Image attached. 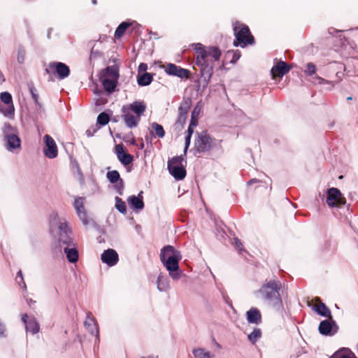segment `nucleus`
Listing matches in <instances>:
<instances>
[{"instance_id":"obj_20","label":"nucleus","mask_w":358,"mask_h":358,"mask_svg":"<svg viewBox=\"0 0 358 358\" xmlns=\"http://www.w3.org/2000/svg\"><path fill=\"white\" fill-rule=\"evenodd\" d=\"M143 192L141 191L138 196H130L127 199V202L130 207L134 210H141L144 207L142 196Z\"/></svg>"},{"instance_id":"obj_44","label":"nucleus","mask_w":358,"mask_h":358,"mask_svg":"<svg viewBox=\"0 0 358 358\" xmlns=\"http://www.w3.org/2000/svg\"><path fill=\"white\" fill-rule=\"evenodd\" d=\"M4 80H5V78H4L3 74L0 71V84L3 83L4 82Z\"/></svg>"},{"instance_id":"obj_8","label":"nucleus","mask_w":358,"mask_h":358,"mask_svg":"<svg viewBox=\"0 0 358 358\" xmlns=\"http://www.w3.org/2000/svg\"><path fill=\"white\" fill-rule=\"evenodd\" d=\"M183 156L173 157L168 161V169L171 176L177 180H182L186 176Z\"/></svg>"},{"instance_id":"obj_21","label":"nucleus","mask_w":358,"mask_h":358,"mask_svg":"<svg viewBox=\"0 0 358 358\" xmlns=\"http://www.w3.org/2000/svg\"><path fill=\"white\" fill-rule=\"evenodd\" d=\"M246 316L249 323L259 324L262 322L260 311L256 308H252L247 311Z\"/></svg>"},{"instance_id":"obj_23","label":"nucleus","mask_w":358,"mask_h":358,"mask_svg":"<svg viewBox=\"0 0 358 358\" xmlns=\"http://www.w3.org/2000/svg\"><path fill=\"white\" fill-rule=\"evenodd\" d=\"M27 315L24 314L22 317V320L25 324L26 330L30 331L32 334H36L39 331V325L36 320L34 318L30 319L27 321Z\"/></svg>"},{"instance_id":"obj_29","label":"nucleus","mask_w":358,"mask_h":358,"mask_svg":"<svg viewBox=\"0 0 358 358\" xmlns=\"http://www.w3.org/2000/svg\"><path fill=\"white\" fill-rule=\"evenodd\" d=\"M330 358H356L353 353L347 350H341L336 352Z\"/></svg>"},{"instance_id":"obj_6","label":"nucleus","mask_w":358,"mask_h":358,"mask_svg":"<svg viewBox=\"0 0 358 358\" xmlns=\"http://www.w3.org/2000/svg\"><path fill=\"white\" fill-rule=\"evenodd\" d=\"M118 77L116 67L108 66L101 72L99 80L105 90L111 93L116 87Z\"/></svg>"},{"instance_id":"obj_13","label":"nucleus","mask_w":358,"mask_h":358,"mask_svg":"<svg viewBox=\"0 0 358 358\" xmlns=\"http://www.w3.org/2000/svg\"><path fill=\"white\" fill-rule=\"evenodd\" d=\"M327 203L330 207H340L346 200L337 188L332 187L328 190Z\"/></svg>"},{"instance_id":"obj_40","label":"nucleus","mask_w":358,"mask_h":358,"mask_svg":"<svg viewBox=\"0 0 358 358\" xmlns=\"http://www.w3.org/2000/svg\"><path fill=\"white\" fill-rule=\"evenodd\" d=\"M316 71V66L313 63H308L306 64V69L305 70V73L308 75L311 76L314 74Z\"/></svg>"},{"instance_id":"obj_32","label":"nucleus","mask_w":358,"mask_h":358,"mask_svg":"<svg viewBox=\"0 0 358 358\" xmlns=\"http://www.w3.org/2000/svg\"><path fill=\"white\" fill-rule=\"evenodd\" d=\"M152 130L155 131L156 136L159 138H163L165 135L164 130L162 125L159 124L157 122H153L151 124Z\"/></svg>"},{"instance_id":"obj_9","label":"nucleus","mask_w":358,"mask_h":358,"mask_svg":"<svg viewBox=\"0 0 358 358\" xmlns=\"http://www.w3.org/2000/svg\"><path fill=\"white\" fill-rule=\"evenodd\" d=\"M13 130L14 129L10 124L4 125L6 148L10 152H19L21 149V140L17 134L13 132Z\"/></svg>"},{"instance_id":"obj_14","label":"nucleus","mask_w":358,"mask_h":358,"mask_svg":"<svg viewBox=\"0 0 358 358\" xmlns=\"http://www.w3.org/2000/svg\"><path fill=\"white\" fill-rule=\"evenodd\" d=\"M43 141L45 144L43 148L45 156L49 159L55 158L58 155V150L55 140L50 135L46 134L43 137Z\"/></svg>"},{"instance_id":"obj_24","label":"nucleus","mask_w":358,"mask_h":358,"mask_svg":"<svg viewBox=\"0 0 358 358\" xmlns=\"http://www.w3.org/2000/svg\"><path fill=\"white\" fill-rule=\"evenodd\" d=\"M314 310L319 315L325 317L331 316V311L327 308L324 303L320 302L318 299H316V303L314 306Z\"/></svg>"},{"instance_id":"obj_37","label":"nucleus","mask_w":358,"mask_h":358,"mask_svg":"<svg viewBox=\"0 0 358 358\" xmlns=\"http://www.w3.org/2000/svg\"><path fill=\"white\" fill-rule=\"evenodd\" d=\"M178 76L179 78H188L189 76V71L182 68L179 67L176 71V73L173 75Z\"/></svg>"},{"instance_id":"obj_45","label":"nucleus","mask_w":358,"mask_h":358,"mask_svg":"<svg viewBox=\"0 0 358 358\" xmlns=\"http://www.w3.org/2000/svg\"><path fill=\"white\" fill-rule=\"evenodd\" d=\"M17 276L20 277L21 279H22V271H20L18 273H17Z\"/></svg>"},{"instance_id":"obj_12","label":"nucleus","mask_w":358,"mask_h":358,"mask_svg":"<svg viewBox=\"0 0 358 358\" xmlns=\"http://www.w3.org/2000/svg\"><path fill=\"white\" fill-rule=\"evenodd\" d=\"M46 71L48 73L57 74L60 79H64L69 76L70 69L67 65L62 62H50Z\"/></svg>"},{"instance_id":"obj_25","label":"nucleus","mask_w":358,"mask_h":358,"mask_svg":"<svg viewBox=\"0 0 358 358\" xmlns=\"http://www.w3.org/2000/svg\"><path fill=\"white\" fill-rule=\"evenodd\" d=\"M196 125V122L195 121H191L188 129H187V135L185 137V145L184 148V155H186L187 150L190 144V139L192 134L193 133L194 127Z\"/></svg>"},{"instance_id":"obj_31","label":"nucleus","mask_w":358,"mask_h":358,"mask_svg":"<svg viewBox=\"0 0 358 358\" xmlns=\"http://www.w3.org/2000/svg\"><path fill=\"white\" fill-rule=\"evenodd\" d=\"M131 25L130 23L124 22H122L117 28L115 32V37L116 38H120L125 32L126 29Z\"/></svg>"},{"instance_id":"obj_15","label":"nucleus","mask_w":358,"mask_h":358,"mask_svg":"<svg viewBox=\"0 0 358 358\" xmlns=\"http://www.w3.org/2000/svg\"><path fill=\"white\" fill-rule=\"evenodd\" d=\"M85 198L76 197L73 202V207L80 220L86 225L89 223V217L85 208Z\"/></svg>"},{"instance_id":"obj_46","label":"nucleus","mask_w":358,"mask_h":358,"mask_svg":"<svg viewBox=\"0 0 358 358\" xmlns=\"http://www.w3.org/2000/svg\"><path fill=\"white\" fill-rule=\"evenodd\" d=\"M32 96H33V98L35 99V101H36V96L34 94H32Z\"/></svg>"},{"instance_id":"obj_42","label":"nucleus","mask_w":358,"mask_h":358,"mask_svg":"<svg viewBox=\"0 0 358 358\" xmlns=\"http://www.w3.org/2000/svg\"><path fill=\"white\" fill-rule=\"evenodd\" d=\"M199 114V110H196V108L194 109L192 113V120L191 121H196V117Z\"/></svg>"},{"instance_id":"obj_26","label":"nucleus","mask_w":358,"mask_h":358,"mask_svg":"<svg viewBox=\"0 0 358 358\" xmlns=\"http://www.w3.org/2000/svg\"><path fill=\"white\" fill-rule=\"evenodd\" d=\"M193 355L195 358H213L214 355L203 348H196L193 350Z\"/></svg>"},{"instance_id":"obj_33","label":"nucleus","mask_w":358,"mask_h":358,"mask_svg":"<svg viewBox=\"0 0 358 358\" xmlns=\"http://www.w3.org/2000/svg\"><path fill=\"white\" fill-rule=\"evenodd\" d=\"M115 208L123 214L127 213V208L125 203L119 197H115Z\"/></svg>"},{"instance_id":"obj_19","label":"nucleus","mask_w":358,"mask_h":358,"mask_svg":"<svg viewBox=\"0 0 358 358\" xmlns=\"http://www.w3.org/2000/svg\"><path fill=\"white\" fill-rule=\"evenodd\" d=\"M66 259L71 263H76L78 260V250L76 243L71 244L62 248Z\"/></svg>"},{"instance_id":"obj_47","label":"nucleus","mask_w":358,"mask_h":358,"mask_svg":"<svg viewBox=\"0 0 358 358\" xmlns=\"http://www.w3.org/2000/svg\"><path fill=\"white\" fill-rule=\"evenodd\" d=\"M92 3L96 4V0H92Z\"/></svg>"},{"instance_id":"obj_22","label":"nucleus","mask_w":358,"mask_h":358,"mask_svg":"<svg viewBox=\"0 0 358 358\" xmlns=\"http://www.w3.org/2000/svg\"><path fill=\"white\" fill-rule=\"evenodd\" d=\"M85 326L87 329V330L92 334L94 335L96 337H98L99 329L96 321L94 317L88 315L85 321Z\"/></svg>"},{"instance_id":"obj_7","label":"nucleus","mask_w":358,"mask_h":358,"mask_svg":"<svg viewBox=\"0 0 358 358\" xmlns=\"http://www.w3.org/2000/svg\"><path fill=\"white\" fill-rule=\"evenodd\" d=\"M234 30L236 36V40L234 41L235 46L239 45L241 47L244 48L248 44L253 43L254 38L250 32L248 27L240 22H236L234 24Z\"/></svg>"},{"instance_id":"obj_28","label":"nucleus","mask_w":358,"mask_h":358,"mask_svg":"<svg viewBox=\"0 0 358 358\" xmlns=\"http://www.w3.org/2000/svg\"><path fill=\"white\" fill-rule=\"evenodd\" d=\"M332 329L331 324L328 320H324L320 322L319 326L320 333L323 335H327L330 334Z\"/></svg>"},{"instance_id":"obj_5","label":"nucleus","mask_w":358,"mask_h":358,"mask_svg":"<svg viewBox=\"0 0 358 358\" xmlns=\"http://www.w3.org/2000/svg\"><path fill=\"white\" fill-rule=\"evenodd\" d=\"M280 284L277 281H271L262 285L257 292V297L265 301L269 305H275L280 303V298L279 289Z\"/></svg>"},{"instance_id":"obj_43","label":"nucleus","mask_w":358,"mask_h":358,"mask_svg":"<svg viewBox=\"0 0 358 358\" xmlns=\"http://www.w3.org/2000/svg\"><path fill=\"white\" fill-rule=\"evenodd\" d=\"M147 69V65L145 64L141 63L138 66V70L140 71H145Z\"/></svg>"},{"instance_id":"obj_10","label":"nucleus","mask_w":358,"mask_h":358,"mask_svg":"<svg viewBox=\"0 0 358 358\" xmlns=\"http://www.w3.org/2000/svg\"><path fill=\"white\" fill-rule=\"evenodd\" d=\"M0 113L10 119L14 117L15 106L12 96L9 92L0 93Z\"/></svg>"},{"instance_id":"obj_36","label":"nucleus","mask_w":358,"mask_h":358,"mask_svg":"<svg viewBox=\"0 0 358 358\" xmlns=\"http://www.w3.org/2000/svg\"><path fill=\"white\" fill-rule=\"evenodd\" d=\"M109 121L108 115L105 113H101L98 115L97 122L101 125H106Z\"/></svg>"},{"instance_id":"obj_18","label":"nucleus","mask_w":358,"mask_h":358,"mask_svg":"<svg viewBox=\"0 0 358 358\" xmlns=\"http://www.w3.org/2000/svg\"><path fill=\"white\" fill-rule=\"evenodd\" d=\"M290 68L284 62H279L271 69V75L273 78H281L285 73L289 71Z\"/></svg>"},{"instance_id":"obj_16","label":"nucleus","mask_w":358,"mask_h":358,"mask_svg":"<svg viewBox=\"0 0 358 358\" xmlns=\"http://www.w3.org/2000/svg\"><path fill=\"white\" fill-rule=\"evenodd\" d=\"M101 259L109 266H113L117 263L119 257L115 250L108 249L101 254Z\"/></svg>"},{"instance_id":"obj_27","label":"nucleus","mask_w":358,"mask_h":358,"mask_svg":"<svg viewBox=\"0 0 358 358\" xmlns=\"http://www.w3.org/2000/svg\"><path fill=\"white\" fill-rule=\"evenodd\" d=\"M169 287L168 279L160 274L157 278V288L159 291H165Z\"/></svg>"},{"instance_id":"obj_2","label":"nucleus","mask_w":358,"mask_h":358,"mask_svg":"<svg viewBox=\"0 0 358 358\" xmlns=\"http://www.w3.org/2000/svg\"><path fill=\"white\" fill-rule=\"evenodd\" d=\"M195 50L196 55V64L201 67L203 74L204 71H206L209 74V78H210L213 62L218 61L220 58V50L216 47L205 48L201 43L195 44Z\"/></svg>"},{"instance_id":"obj_41","label":"nucleus","mask_w":358,"mask_h":358,"mask_svg":"<svg viewBox=\"0 0 358 358\" xmlns=\"http://www.w3.org/2000/svg\"><path fill=\"white\" fill-rule=\"evenodd\" d=\"M234 243H235L236 248L239 250H242V243H241V241L236 238H234Z\"/></svg>"},{"instance_id":"obj_17","label":"nucleus","mask_w":358,"mask_h":358,"mask_svg":"<svg viewBox=\"0 0 358 358\" xmlns=\"http://www.w3.org/2000/svg\"><path fill=\"white\" fill-rule=\"evenodd\" d=\"M115 152L119 161L124 165H129L133 162V157L126 153L122 144L115 145Z\"/></svg>"},{"instance_id":"obj_30","label":"nucleus","mask_w":358,"mask_h":358,"mask_svg":"<svg viewBox=\"0 0 358 358\" xmlns=\"http://www.w3.org/2000/svg\"><path fill=\"white\" fill-rule=\"evenodd\" d=\"M152 77L151 74L148 73H143L138 78V83L139 85L141 86H145L149 85L152 82Z\"/></svg>"},{"instance_id":"obj_34","label":"nucleus","mask_w":358,"mask_h":358,"mask_svg":"<svg viewBox=\"0 0 358 358\" xmlns=\"http://www.w3.org/2000/svg\"><path fill=\"white\" fill-rule=\"evenodd\" d=\"M262 336V331L259 329H255L253 331L248 335V340L255 343Z\"/></svg>"},{"instance_id":"obj_3","label":"nucleus","mask_w":358,"mask_h":358,"mask_svg":"<svg viewBox=\"0 0 358 358\" xmlns=\"http://www.w3.org/2000/svg\"><path fill=\"white\" fill-rule=\"evenodd\" d=\"M181 259L180 252L171 245L165 246L161 250V262L168 271L169 276L174 280H178L181 277L179 268V262Z\"/></svg>"},{"instance_id":"obj_48","label":"nucleus","mask_w":358,"mask_h":358,"mask_svg":"<svg viewBox=\"0 0 358 358\" xmlns=\"http://www.w3.org/2000/svg\"><path fill=\"white\" fill-rule=\"evenodd\" d=\"M319 79H320V80H322V81H324V80H323L322 78H319Z\"/></svg>"},{"instance_id":"obj_4","label":"nucleus","mask_w":358,"mask_h":358,"mask_svg":"<svg viewBox=\"0 0 358 358\" xmlns=\"http://www.w3.org/2000/svg\"><path fill=\"white\" fill-rule=\"evenodd\" d=\"M145 110L146 105L141 101L124 106L122 108V117L126 126L129 128L136 127Z\"/></svg>"},{"instance_id":"obj_39","label":"nucleus","mask_w":358,"mask_h":358,"mask_svg":"<svg viewBox=\"0 0 358 358\" xmlns=\"http://www.w3.org/2000/svg\"><path fill=\"white\" fill-rule=\"evenodd\" d=\"M179 67L173 64H169L165 69V71L169 74L173 76Z\"/></svg>"},{"instance_id":"obj_49","label":"nucleus","mask_w":358,"mask_h":358,"mask_svg":"<svg viewBox=\"0 0 358 358\" xmlns=\"http://www.w3.org/2000/svg\"><path fill=\"white\" fill-rule=\"evenodd\" d=\"M141 358H145V357H141Z\"/></svg>"},{"instance_id":"obj_38","label":"nucleus","mask_w":358,"mask_h":358,"mask_svg":"<svg viewBox=\"0 0 358 358\" xmlns=\"http://www.w3.org/2000/svg\"><path fill=\"white\" fill-rule=\"evenodd\" d=\"M178 76L179 78H188L189 76V71L182 68L179 67L176 71V73L173 75Z\"/></svg>"},{"instance_id":"obj_1","label":"nucleus","mask_w":358,"mask_h":358,"mask_svg":"<svg viewBox=\"0 0 358 358\" xmlns=\"http://www.w3.org/2000/svg\"><path fill=\"white\" fill-rule=\"evenodd\" d=\"M50 231L55 241L57 248L60 252L62 248L75 243L71 236V231L68 227L66 220L60 217L57 212L50 215Z\"/></svg>"},{"instance_id":"obj_11","label":"nucleus","mask_w":358,"mask_h":358,"mask_svg":"<svg viewBox=\"0 0 358 358\" xmlns=\"http://www.w3.org/2000/svg\"><path fill=\"white\" fill-rule=\"evenodd\" d=\"M215 145V140L208 134L203 131L198 134L195 140L194 146L198 152H206Z\"/></svg>"},{"instance_id":"obj_35","label":"nucleus","mask_w":358,"mask_h":358,"mask_svg":"<svg viewBox=\"0 0 358 358\" xmlns=\"http://www.w3.org/2000/svg\"><path fill=\"white\" fill-rule=\"evenodd\" d=\"M107 178L110 182L115 183L120 179V174L117 171H108L107 173Z\"/></svg>"}]
</instances>
